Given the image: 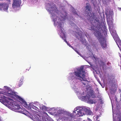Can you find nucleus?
Here are the masks:
<instances>
[{"mask_svg":"<svg viewBox=\"0 0 121 121\" xmlns=\"http://www.w3.org/2000/svg\"><path fill=\"white\" fill-rule=\"evenodd\" d=\"M58 0H52L59 6L60 9L61 10V12L58 11L56 5L48 1L45 4L46 9L48 12L50 14L51 17L54 22V25L57 27L58 33L60 37L64 40L69 47L73 49L72 47L68 43L66 40V35L64 30L63 29V23L62 21L67 20L69 24L73 27V26L76 29L75 31L76 34L73 35L81 41L83 44L86 45V40L83 38L82 32L79 30L78 26L73 22L75 21L73 18L68 17L67 13L65 11L63 6H62L61 3L58 2Z\"/></svg>","mask_w":121,"mask_h":121,"instance_id":"nucleus-1","label":"nucleus"},{"mask_svg":"<svg viewBox=\"0 0 121 121\" xmlns=\"http://www.w3.org/2000/svg\"><path fill=\"white\" fill-rule=\"evenodd\" d=\"M84 66H81L74 69L72 72L69 73L68 77L71 86L78 96L79 99L82 101H86L88 103L93 104L94 101L91 99L92 93L89 92L88 90H83L78 86L77 80L81 81L86 86H88L90 82L85 78L86 73L83 70Z\"/></svg>","mask_w":121,"mask_h":121,"instance_id":"nucleus-2","label":"nucleus"},{"mask_svg":"<svg viewBox=\"0 0 121 121\" xmlns=\"http://www.w3.org/2000/svg\"><path fill=\"white\" fill-rule=\"evenodd\" d=\"M51 109H54L55 112L57 111L58 115H61L62 116L60 118L65 121H73L74 118L73 115H76L78 117L82 116L85 114L91 115H93V113L89 108L84 106L76 107L74 110L73 114L65 111L64 109L60 108H52Z\"/></svg>","mask_w":121,"mask_h":121,"instance_id":"nucleus-3","label":"nucleus"},{"mask_svg":"<svg viewBox=\"0 0 121 121\" xmlns=\"http://www.w3.org/2000/svg\"><path fill=\"white\" fill-rule=\"evenodd\" d=\"M89 29L93 32H94L95 35L96 37L100 43L103 49L107 47L106 41L105 39L103 36V30H102L100 25H97L95 27L94 25H91L89 27Z\"/></svg>","mask_w":121,"mask_h":121,"instance_id":"nucleus-4","label":"nucleus"},{"mask_svg":"<svg viewBox=\"0 0 121 121\" xmlns=\"http://www.w3.org/2000/svg\"><path fill=\"white\" fill-rule=\"evenodd\" d=\"M86 12L87 13V19L91 21L93 20L94 19V14L92 12V9L90 5L88 3H86L85 8Z\"/></svg>","mask_w":121,"mask_h":121,"instance_id":"nucleus-5","label":"nucleus"},{"mask_svg":"<svg viewBox=\"0 0 121 121\" xmlns=\"http://www.w3.org/2000/svg\"><path fill=\"white\" fill-rule=\"evenodd\" d=\"M110 32L115 41L118 47L121 51V41L118 37L115 31L110 30Z\"/></svg>","mask_w":121,"mask_h":121,"instance_id":"nucleus-6","label":"nucleus"},{"mask_svg":"<svg viewBox=\"0 0 121 121\" xmlns=\"http://www.w3.org/2000/svg\"><path fill=\"white\" fill-rule=\"evenodd\" d=\"M21 3V0H13V8L15 10H18Z\"/></svg>","mask_w":121,"mask_h":121,"instance_id":"nucleus-7","label":"nucleus"},{"mask_svg":"<svg viewBox=\"0 0 121 121\" xmlns=\"http://www.w3.org/2000/svg\"><path fill=\"white\" fill-rule=\"evenodd\" d=\"M0 6H1L3 8V9L4 11H7L9 7L8 4L5 3H3V4H0ZM2 10V8H0V10Z\"/></svg>","mask_w":121,"mask_h":121,"instance_id":"nucleus-8","label":"nucleus"},{"mask_svg":"<svg viewBox=\"0 0 121 121\" xmlns=\"http://www.w3.org/2000/svg\"><path fill=\"white\" fill-rule=\"evenodd\" d=\"M72 8V11L73 15L77 17H80L79 15L77 13V12L75 11V9L73 8Z\"/></svg>","mask_w":121,"mask_h":121,"instance_id":"nucleus-9","label":"nucleus"},{"mask_svg":"<svg viewBox=\"0 0 121 121\" xmlns=\"http://www.w3.org/2000/svg\"><path fill=\"white\" fill-rule=\"evenodd\" d=\"M105 14L107 17H108L109 15L112 16L113 14V13L112 11H110L109 12H108V11H106L105 13Z\"/></svg>","mask_w":121,"mask_h":121,"instance_id":"nucleus-10","label":"nucleus"},{"mask_svg":"<svg viewBox=\"0 0 121 121\" xmlns=\"http://www.w3.org/2000/svg\"><path fill=\"white\" fill-rule=\"evenodd\" d=\"M90 55L89 56H91L92 57V59H93L94 60H97V58H96L95 56L93 55V54L92 52H90Z\"/></svg>","mask_w":121,"mask_h":121,"instance_id":"nucleus-11","label":"nucleus"},{"mask_svg":"<svg viewBox=\"0 0 121 121\" xmlns=\"http://www.w3.org/2000/svg\"><path fill=\"white\" fill-rule=\"evenodd\" d=\"M74 50L75 51V52H76L79 55L81 56L84 59H85L86 60V61H87L88 62L91 66H92V64L91 63L89 62L87 60H86V59H85V57L84 56H83L82 55H81L80 54V53L76 50Z\"/></svg>","mask_w":121,"mask_h":121,"instance_id":"nucleus-12","label":"nucleus"},{"mask_svg":"<svg viewBox=\"0 0 121 121\" xmlns=\"http://www.w3.org/2000/svg\"><path fill=\"white\" fill-rule=\"evenodd\" d=\"M23 83V82L22 81H21L20 80L18 84V86H21V85Z\"/></svg>","mask_w":121,"mask_h":121,"instance_id":"nucleus-13","label":"nucleus"},{"mask_svg":"<svg viewBox=\"0 0 121 121\" xmlns=\"http://www.w3.org/2000/svg\"><path fill=\"white\" fill-rule=\"evenodd\" d=\"M24 79V77L23 76H22L21 78L20 79V80L21 81H22V82H23V80Z\"/></svg>","mask_w":121,"mask_h":121,"instance_id":"nucleus-14","label":"nucleus"},{"mask_svg":"<svg viewBox=\"0 0 121 121\" xmlns=\"http://www.w3.org/2000/svg\"><path fill=\"white\" fill-rule=\"evenodd\" d=\"M116 89L115 90H114L113 92H112V89H111V93H114L115 91H116Z\"/></svg>","mask_w":121,"mask_h":121,"instance_id":"nucleus-15","label":"nucleus"},{"mask_svg":"<svg viewBox=\"0 0 121 121\" xmlns=\"http://www.w3.org/2000/svg\"><path fill=\"white\" fill-rule=\"evenodd\" d=\"M88 121H92V120H91L90 119L88 118Z\"/></svg>","mask_w":121,"mask_h":121,"instance_id":"nucleus-16","label":"nucleus"},{"mask_svg":"<svg viewBox=\"0 0 121 121\" xmlns=\"http://www.w3.org/2000/svg\"><path fill=\"white\" fill-rule=\"evenodd\" d=\"M113 121H116V119H113ZM119 121H121V119H119Z\"/></svg>","mask_w":121,"mask_h":121,"instance_id":"nucleus-17","label":"nucleus"},{"mask_svg":"<svg viewBox=\"0 0 121 121\" xmlns=\"http://www.w3.org/2000/svg\"><path fill=\"white\" fill-rule=\"evenodd\" d=\"M118 9L119 10L121 11V8H118Z\"/></svg>","mask_w":121,"mask_h":121,"instance_id":"nucleus-18","label":"nucleus"},{"mask_svg":"<svg viewBox=\"0 0 121 121\" xmlns=\"http://www.w3.org/2000/svg\"><path fill=\"white\" fill-rule=\"evenodd\" d=\"M99 117V116H97L96 117V120L97 119H98V118Z\"/></svg>","mask_w":121,"mask_h":121,"instance_id":"nucleus-19","label":"nucleus"},{"mask_svg":"<svg viewBox=\"0 0 121 121\" xmlns=\"http://www.w3.org/2000/svg\"><path fill=\"white\" fill-rule=\"evenodd\" d=\"M0 8H2V9H3V8L2 7V6H0Z\"/></svg>","mask_w":121,"mask_h":121,"instance_id":"nucleus-20","label":"nucleus"},{"mask_svg":"<svg viewBox=\"0 0 121 121\" xmlns=\"http://www.w3.org/2000/svg\"><path fill=\"white\" fill-rule=\"evenodd\" d=\"M36 103H38V104H39V103L37 102H36Z\"/></svg>","mask_w":121,"mask_h":121,"instance_id":"nucleus-21","label":"nucleus"},{"mask_svg":"<svg viewBox=\"0 0 121 121\" xmlns=\"http://www.w3.org/2000/svg\"><path fill=\"white\" fill-rule=\"evenodd\" d=\"M10 0H8V1H10Z\"/></svg>","mask_w":121,"mask_h":121,"instance_id":"nucleus-22","label":"nucleus"},{"mask_svg":"<svg viewBox=\"0 0 121 121\" xmlns=\"http://www.w3.org/2000/svg\"><path fill=\"white\" fill-rule=\"evenodd\" d=\"M0 89V90H2V89H1V88Z\"/></svg>","mask_w":121,"mask_h":121,"instance_id":"nucleus-23","label":"nucleus"},{"mask_svg":"<svg viewBox=\"0 0 121 121\" xmlns=\"http://www.w3.org/2000/svg\"><path fill=\"white\" fill-rule=\"evenodd\" d=\"M99 121V120H97V121Z\"/></svg>","mask_w":121,"mask_h":121,"instance_id":"nucleus-24","label":"nucleus"}]
</instances>
